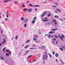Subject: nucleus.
<instances>
[{"label": "nucleus", "mask_w": 65, "mask_h": 65, "mask_svg": "<svg viewBox=\"0 0 65 65\" xmlns=\"http://www.w3.org/2000/svg\"><path fill=\"white\" fill-rule=\"evenodd\" d=\"M56 61L57 62H58V60L57 59H56Z\"/></svg>", "instance_id": "bf43d9fd"}, {"label": "nucleus", "mask_w": 65, "mask_h": 65, "mask_svg": "<svg viewBox=\"0 0 65 65\" xmlns=\"http://www.w3.org/2000/svg\"><path fill=\"white\" fill-rule=\"evenodd\" d=\"M4 2H8V0H6V1H4Z\"/></svg>", "instance_id": "aec40b11"}, {"label": "nucleus", "mask_w": 65, "mask_h": 65, "mask_svg": "<svg viewBox=\"0 0 65 65\" xmlns=\"http://www.w3.org/2000/svg\"><path fill=\"white\" fill-rule=\"evenodd\" d=\"M5 48H6V47H5L4 48L3 50V52H4V50H5Z\"/></svg>", "instance_id": "2f4dec72"}, {"label": "nucleus", "mask_w": 65, "mask_h": 65, "mask_svg": "<svg viewBox=\"0 0 65 65\" xmlns=\"http://www.w3.org/2000/svg\"><path fill=\"white\" fill-rule=\"evenodd\" d=\"M9 54H10H10H11V52H9Z\"/></svg>", "instance_id": "052dcab7"}, {"label": "nucleus", "mask_w": 65, "mask_h": 65, "mask_svg": "<svg viewBox=\"0 0 65 65\" xmlns=\"http://www.w3.org/2000/svg\"><path fill=\"white\" fill-rule=\"evenodd\" d=\"M15 39H17L18 38V36H16L15 37Z\"/></svg>", "instance_id": "393cba45"}, {"label": "nucleus", "mask_w": 65, "mask_h": 65, "mask_svg": "<svg viewBox=\"0 0 65 65\" xmlns=\"http://www.w3.org/2000/svg\"><path fill=\"white\" fill-rule=\"evenodd\" d=\"M6 56H9V54H6Z\"/></svg>", "instance_id": "c85d7f7f"}, {"label": "nucleus", "mask_w": 65, "mask_h": 65, "mask_svg": "<svg viewBox=\"0 0 65 65\" xmlns=\"http://www.w3.org/2000/svg\"><path fill=\"white\" fill-rule=\"evenodd\" d=\"M55 25H57V22H55Z\"/></svg>", "instance_id": "79ce46f5"}, {"label": "nucleus", "mask_w": 65, "mask_h": 65, "mask_svg": "<svg viewBox=\"0 0 65 65\" xmlns=\"http://www.w3.org/2000/svg\"><path fill=\"white\" fill-rule=\"evenodd\" d=\"M1 59H2V60H3V57H2V58H1Z\"/></svg>", "instance_id": "8fccbe9b"}, {"label": "nucleus", "mask_w": 65, "mask_h": 65, "mask_svg": "<svg viewBox=\"0 0 65 65\" xmlns=\"http://www.w3.org/2000/svg\"><path fill=\"white\" fill-rule=\"evenodd\" d=\"M54 17L56 18H59V16L57 15L55 16Z\"/></svg>", "instance_id": "f3484780"}, {"label": "nucleus", "mask_w": 65, "mask_h": 65, "mask_svg": "<svg viewBox=\"0 0 65 65\" xmlns=\"http://www.w3.org/2000/svg\"><path fill=\"white\" fill-rule=\"evenodd\" d=\"M46 21H48V20L46 19V20H42V21H43L44 22H46Z\"/></svg>", "instance_id": "4be33fe9"}, {"label": "nucleus", "mask_w": 65, "mask_h": 65, "mask_svg": "<svg viewBox=\"0 0 65 65\" xmlns=\"http://www.w3.org/2000/svg\"><path fill=\"white\" fill-rule=\"evenodd\" d=\"M21 53H22V52H20L19 53V55H20V54H21Z\"/></svg>", "instance_id": "774afa93"}, {"label": "nucleus", "mask_w": 65, "mask_h": 65, "mask_svg": "<svg viewBox=\"0 0 65 65\" xmlns=\"http://www.w3.org/2000/svg\"><path fill=\"white\" fill-rule=\"evenodd\" d=\"M32 46L33 47H35V46H36V45H32Z\"/></svg>", "instance_id": "f704fd0d"}, {"label": "nucleus", "mask_w": 65, "mask_h": 65, "mask_svg": "<svg viewBox=\"0 0 65 65\" xmlns=\"http://www.w3.org/2000/svg\"><path fill=\"white\" fill-rule=\"evenodd\" d=\"M47 37L48 38H50V37H51V35H49L47 36Z\"/></svg>", "instance_id": "6ab92c4d"}, {"label": "nucleus", "mask_w": 65, "mask_h": 65, "mask_svg": "<svg viewBox=\"0 0 65 65\" xmlns=\"http://www.w3.org/2000/svg\"><path fill=\"white\" fill-rule=\"evenodd\" d=\"M29 5V6H33V5H32L31 4H30Z\"/></svg>", "instance_id": "b1692460"}, {"label": "nucleus", "mask_w": 65, "mask_h": 65, "mask_svg": "<svg viewBox=\"0 0 65 65\" xmlns=\"http://www.w3.org/2000/svg\"><path fill=\"white\" fill-rule=\"evenodd\" d=\"M40 42V41H36V42Z\"/></svg>", "instance_id": "a19ab883"}, {"label": "nucleus", "mask_w": 65, "mask_h": 65, "mask_svg": "<svg viewBox=\"0 0 65 65\" xmlns=\"http://www.w3.org/2000/svg\"><path fill=\"white\" fill-rule=\"evenodd\" d=\"M49 34H52V33H54V32L51 31L49 32Z\"/></svg>", "instance_id": "4468645a"}, {"label": "nucleus", "mask_w": 65, "mask_h": 65, "mask_svg": "<svg viewBox=\"0 0 65 65\" xmlns=\"http://www.w3.org/2000/svg\"><path fill=\"white\" fill-rule=\"evenodd\" d=\"M53 40H56V39H53Z\"/></svg>", "instance_id": "e2e57ef3"}, {"label": "nucleus", "mask_w": 65, "mask_h": 65, "mask_svg": "<svg viewBox=\"0 0 65 65\" xmlns=\"http://www.w3.org/2000/svg\"><path fill=\"white\" fill-rule=\"evenodd\" d=\"M60 50H61V51H63V49H62V48H60Z\"/></svg>", "instance_id": "a18cd8bd"}, {"label": "nucleus", "mask_w": 65, "mask_h": 65, "mask_svg": "<svg viewBox=\"0 0 65 65\" xmlns=\"http://www.w3.org/2000/svg\"><path fill=\"white\" fill-rule=\"evenodd\" d=\"M59 20L61 21H63V20L61 19H59Z\"/></svg>", "instance_id": "72a5a7b5"}, {"label": "nucleus", "mask_w": 65, "mask_h": 65, "mask_svg": "<svg viewBox=\"0 0 65 65\" xmlns=\"http://www.w3.org/2000/svg\"><path fill=\"white\" fill-rule=\"evenodd\" d=\"M31 56H32V55H30V56L28 57V58H30V57H31Z\"/></svg>", "instance_id": "ea45409f"}, {"label": "nucleus", "mask_w": 65, "mask_h": 65, "mask_svg": "<svg viewBox=\"0 0 65 65\" xmlns=\"http://www.w3.org/2000/svg\"><path fill=\"white\" fill-rule=\"evenodd\" d=\"M55 5H57V6H58V4L57 3H56L55 4Z\"/></svg>", "instance_id": "49530a36"}, {"label": "nucleus", "mask_w": 65, "mask_h": 65, "mask_svg": "<svg viewBox=\"0 0 65 65\" xmlns=\"http://www.w3.org/2000/svg\"><path fill=\"white\" fill-rule=\"evenodd\" d=\"M56 30H58V29L55 28L51 30V31H56Z\"/></svg>", "instance_id": "7ed1b4c3"}, {"label": "nucleus", "mask_w": 65, "mask_h": 65, "mask_svg": "<svg viewBox=\"0 0 65 65\" xmlns=\"http://www.w3.org/2000/svg\"><path fill=\"white\" fill-rule=\"evenodd\" d=\"M33 40H34V41H37V39L35 38H33Z\"/></svg>", "instance_id": "0eeeda50"}, {"label": "nucleus", "mask_w": 65, "mask_h": 65, "mask_svg": "<svg viewBox=\"0 0 65 65\" xmlns=\"http://www.w3.org/2000/svg\"><path fill=\"white\" fill-rule=\"evenodd\" d=\"M42 47H43V48H44L45 47L43 46H42Z\"/></svg>", "instance_id": "09e8293b"}, {"label": "nucleus", "mask_w": 65, "mask_h": 65, "mask_svg": "<svg viewBox=\"0 0 65 65\" xmlns=\"http://www.w3.org/2000/svg\"><path fill=\"white\" fill-rule=\"evenodd\" d=\"M44 53L45 55H46V56L45 55H43V60H45L47 59V58H48V55L47 54V52H44Z\"/></svg>", "instance_id": "f257e3e1"}, {"label": "nucleus", "mask_w": 65, "mask_h": 65, "mask_svg": "<svg viewBox=\"0 0 65 65\" xmlns=\"http://www.w3.org/2000/svg\"><path fill=\"white\" fill-rule=\"evenodd\" d=\"M39 6V5H36L34 6V7H39V6Z\"/></svg>", "instance_id": "a211bd4d"}, {"label": "nucleus", "mask_w": 65, "mask_h": 65, "mask_svg": "<svg viewBox=\"0 0 65 65\" xmlns=\"http://www.w3.org/2000/svg\"><path fill=\"white\" fill-rule=\"evenodd\" d=\"M28 21V19H26L25 20L24 22L25 23H27V21Z\"/></svg>", "instance_id": "39448f33"}, {"label": "nucleus", "mask_w": 65, "mask_h": 65, "mask_svg": "<svg viewBox=\"0 0 65 65\" xmlns=\"http://www.w3.org/2000/svg\"><path fill=\"white\" fill-rule=\"evenodd\" d=\"M24 27H27V24H25L24 25Z\"/></svg>", "instance_id": "a878e982"}, {"label": "nucleus", "mask_w": 65, "mask_h": 65, "mask_svg": "<svg viewBox=\"0 0 65 65\" xmlns=\"http://www.w3.org/2000/svg\"><path fill=\"white\" fill-rule=\"evenodd\" d=\"M43 62L44 64H45V62H44V61H43Z\"/></svg>", "instance_id": "4d7b16f0"}, {"label": "nucleus", "mask_w": 65, "mask_h": 65, "mask_svg": "<svg viewBox=\"0 0 65 65\" xmlns=\"http://www.w3.org/2000/svg\"><path fill=\"white\" fill-rule=\"evenodd\" d=\"M30 41V40H28L25 43H29V42Z\"/></svg>", "instance_id": "6e6552de"}, {"label": "nucleus", "mask_w": 65, "mask_h": 65, "mask_svg": "<svg viewBox=\"0 0 65 65\" xmlns=\"http://www.w3.org/2000/svg\"><path fill=\"white\" fill-rule=\"evenodd\" d=\"M55 56L56 57H58V56H59V55L58 54L56 53L55 54Z\"/></svg>", "instance_id": "f8f14e48"}, {"label": "nucleus", "mask_w": 65, "mask_h": 65, "mask_svg": "<svg viewBox=\"0 0 65 65\" xmlns=\"http://www.w3.org/2000/svg\"><path fill=\"white\" fill-rule=\"evenodd\" d=\"M32 10V9H29L28 10V12H31Z\"/></svg>", "instance_id": "f03ea898"}, {"label": "nucleus", "mask_w": 65, "mask_h": 65, "mask_svg": "<svg viewBox=\"0 0 65 65\" xmlns=\"http://www.w3.org/2000/svg\"><path fill=\"white\" fill-rule=\"evenodd\" d=\"M56 10L58 11H59V12H61V10L59 9H56Z\"/></svg>", "instance_id": "9d476101"}, {"label": "nucleus", "mask_w": 65, "mask_h": 65, "mask_svg": "<svg viewBox=\"0 0 65 65\" xmlns=\"http://www.w3.org/2000/svg\"><path fill=\"white\" fill-rule=\"evenodd\" d=\"M22 6L23 7H25V5H22Z\"/></svg>", "instance_id": "e433bc0d"}, {"label": "nucleus", "mask_w": 65, "mask_h": 65, "mask_svg": "<svg viewBox=\"0 0 65 65\" xmlns=\"http://www.w3.org/2000/svg\"><path fill=\"white\" fill-rule=\"evenodd\" d=\"M44 19H47V18L45 17L44 18Z\"/></svg>", "instance_id": "338daca9"}, {"label": "nucleus", "mask_w": 65, "mask_h": 65, "mask_svg": "<svg viewBox=\"0 0 65 65\" xmlns=\"http://www.w3.org/2000/svg\"><path fill=\"white\" fill-rule=\"evenodd\" d=\"M52 7H57L56 6H52Z\"/></svg>", "instance_id": "7c9ffc66"}, {"label": "nucleus", "mask_w": 65, "mask_h": 65, "mask_svg": "<svg viewBox=\"0 0 65 65\" xmlns=\"http://www.w3.org/2000/svg\"><path fill=\"white\" fill-rule=\"evenodd\" d=\"M9 50H6V52H9Z\"/></svg>", "instance_id": "c9c22d12"}, {"label": "nucleus", "mask_w": 65, "mask_h": 65, "mask_svg": "<svg viewBox=\"0 0 65 65\" xmlns=\"http://www.w3.org/2000/svg\"><path fill=\"white\" fill-rule=\"evenodd\" d=\"M47 16H48V17H50L51 16V14L50 13L49 14H48L47 15Z\"/></svg>", "instance_id": "412c9836"}, {"label": "nucleus", "mask_w": 65, "mask_h": 65, "mask_svg": "<svg viewBox=\"0 0 65 65\" xmlns=\"http://www.w3.org/2000/svg\"><path fill=\"white\" fill-rule=\"evenodd\" d=\"M29 52V51H27L25 52V53H28V52Z\"/></svg>", "instance_id": "4c0bfd02"}, {"label": "nucleus", "mask_w": 65, "mask_h": 65, "mask_svg": "<svg viewBox=\"0 0 65 65\" xmlns=\"http://www.w3.org/2000/svg\"><path fill=\"white\" fill-rule=\"evenodd\" d=\"M49 55L50 57L51 58H52V56L51 55V54H49Z\"/></svg>", "instance_id": "5701e85b"}, {"label": "nucleus", "mask_w": 65, "mask_h": 65, "mask_svg": "<svg viewBox=\"0 0 65 65\" xmlns=\"http://www.w3.org/2000/svg\"><path fill=\"white\" fill-rule=\"evenodd\" d=\"M28 9L27 8H24L23 9V10L24 11H28Z\"/></svg>", "instance_id": "1a4fd4ad"}, {"label": "nucleus", "mask_w": 65, "mask_h": 65, "mask_svg": "<svg viewBox=\"0 0 65 65\" xmlns=\"http://www.w3.org/2000/svg\"><path fill=\"white\" fill-rule=\"evenodd\" d=\"M58 36L59 37H60V38H61V39L62 40V41H63V37L60 35H59Z\"/></svg>", "instance_id": "20e7f679"}, {"label": "nucleus", "mask_w": 65, "mask_h": 65, "mask_svg": "<svg viewBox=\"0 0 65 65\" xmlns=\"http://www.w3.org/2000/svg\"><path fill=\"white\" fill-rule=\"evenodd\" d=\"M35 11H37V9L36 8L35 9Z\"/></svg>", "instance_id": "6e6d98bb"}, {"label": "nucleus", "mask_w": 65, "mask_h": 65, "mask_svg": "<svg viewBox=\"0 0 65 65\" xmlns=\"http://www.w3.org/2000/svg\"><path fill=\"white\" fill-rule=\"evenodd\" d=\"M6 17H7V18H8V17H9L8 15V14H7V15Z\"/></svg>", "instance_id": "58836bf2"}, {"label": "nucleus", "mask_w": 65, "mask_h": 65, "mask_svg": "<svg viewBox=\"0 0 65 65\" xmlns=\"http://www.w3.org/2000/svg\"><path fill=\"white\" fill-rule=\"evenodd\" d=\"M42 17H44V14H42Z\"/></svg>", "instance_id": "de8ad7c7"}, {"label": "nucleus", "mask_w": 65, "mask_h": 65, "mask_svg": "<svg viewBox=\"0 0 65 65\" xmlns=\"http://www.w3.org/2000/svg\"><path fill=\"white\" fill-rule=\"evenodd\" d=\"M35 48H31L30 49V50H32L33 49H35Z\"/></svg>", "instance_id": "cd10ccee"}, {"label": "nucleus", "mask_w": 65, "mask_h": 65, "mask_svg": "<svg viewBox=\"0 0 65 65\" xmlns=\"http://www.w3.org/2000/svg\"><path fill=\"white\" fill-rule=\"evenodd\" d=\"M58 42V40H57L56 42V43L57 44V42Z\"/></svg>", "instance_id": "69168bd1"}, {"label": "nucleus", "mask_w": 65, "mask_h": 65, "mask_svg": "<svg viewBox=\"0 0 65 65\" xmlns=\"http://www.w3.org/2000/svg\"><path fill=\"white\" fill-rule=\"evenodd\" d=\"M53 55H55V52H53Z\"/></svg>", "instance_id": "5fc2aeb1"}, {"label": "nucleus", "mask_w": 65, "mask_h": 65, "mask_svg": "<svg viewBox=\"0 0 65 65\" xmlns=\"http://www.w3.org/2000/svg\"><path fill=\"white\" fill-rule=\"evenodd\" d=\"M43 3H46V2H43Z\"/></svg>", "instance_id": "680f3d73"}, {"label": "nucleus", "mask_w": 65, "mask_h": 65, "mask_svg": "<svg viewBox=\"0 0 65 65\" xmlns=\"http://www.w3.org/2000/svg\"><path fill=\"white\" fill-rule=\"evenodd\" d=\"M21 21H23L24 20V18L23 17H22L21 18Z\"/></svg>", "instance_id": "ddd939ff"}, {"label": "nucleus", "mask_w": 65, "mask_h": 65, "mask_svg": "<svg viewBox=\"0 0 65 65\" xmlns=\"http://www.w3.org/2000/svg\"><path fill=\"white\" fill-rule=\"evenodd\" d=\"M62 37L63 38H65V36H64L63 35H62Z\"/></svg>", "instance_id": "bb28decb"}, {"label": "nucleus", "mask_w": 65, "mask_h": 65, "mask_svg": "<svg viewBox=\"0 0 65 65\" xmlns=\"http://www.w3.org/2000/svg\"><path fill=\"white\" fill-rule=\"evenodd\" d=\"M55 21H56V20H54L53 21V22H55Z\"/></svg>", "instance_id": "3c124183"}, {"label": "nucleus", "mask_w": 65, "mask_h": 65, "mask_svg": "<svg viewBox=\"0 0 65 65\" xmlns=\"http://www.w3.org/2000/svg\"><path fill=\"white\" fill-rule=\"evenodd\" d=\"M5 42H6L5 40V39H4L3 42H2V43H4Z\"/></svg>", "instance_id": "9b49d317"}, {"label": "nucleus", "mask_w": 65, "mask_h": 65, "mask_svg": "<svg viewBox=\"0 0 65 65\" xmlns=\"http://www.w3.org/2000/svg\"><path fill=\"white\" fill-rule=\"evenodd\" d=\"M1 32L2 33H3V31L2 30H1Z\"/></svg>", "instance_id": "13d9d810"}, {"label": "nucleus", "mask_w": 65, "mask_h": 65, "mask_svg": "<svg viewBox=\"0 0 65 65\" xmlns=\"http://www.w3.org/2000/svg\"><path fill=\"white\" fill-rule=\"evenodd\" d=\"M34 37L35 38H37L38 37V35H35V36Z\"/></svg>", "instance_id": "dca6fc26"}, {"label": "nucleus", "mask_w": 65, "mask_h": 65, "mask_svg": "<svg viewBox=\"0 0 65 65\" xmlns=\"http://www.w3.org/2000/svg\"><path fill=\"white\" fill-rule=\"evenodd\" d=\"M46 12L44 13V15H46Z\"/></svg>", "instance_id": "473e14b6"}, {"label": "nucleus", "mask_w": 65, "mask_h": 65, "mask_svg": "<svg viewBox=\"0 0 65 65\" xmlns=\"http://www.w3.org/2000/svg\"><path fill=\"white\" fill-rule=\"evenodd\" d=\"M54 36H52L51 37L52 38H53V37H54Z\"/></svg>", "instance_id": "0e129e2a"}, {"label": "nucleus", "mask_w": 65, "mask_h": 65, "mask_svg": "<svg viewBox=\"0 0 65 65\" xmlns=\"http://www.w3.org/2000/svg\"><path fill=\"white\" fill-rule=\"evenodd\" d=\"M35 22V20H33L32 22L31 23H32V24H34Z\"/></svg>", "instance_id": "423d86ee"}, {"label": "nucleus", "mask_w": 65, "mask_h": 65, "mask_svg": "<svg viewBox=\"0 0 65 65\" xmlns=\"http://www.w3.org/2000/svg\"><path fill=\"white\" fill-rule=\"evenodd\" d=\"M14 3L15 4H17V3H18V2H17L16 1H15L14 2Z\"/></svg>", "instance_id": "c756f323"}, {"label": "nucleus", "mask_w": 65, "mask_h": 65, "mask_svg": "<svg viewBox=\"0 0 65 65\" xmlns=\"http://www.w3.org/2000/svg\"><path fill=\"white\" fill-rule=\"evenodd\" d=\"M29 45H27L26 46H25V47H24V49H26V48H27V47H28V46H29Z\"/></svg>", "instance_id": "2eb2a0df"}, {"label": "nucleus", "mask_w": 65, "mask_h": 65, "mask_svg": "<svg viewBox=\"0 0 65 65\" xmlns=\"http://www.w3.org/2000/svg\"><path fill=\"white\" fill-rule=\"evenodd\" d=\"M36 17H35L33 19L34 20H36Z\"/></svg>", "instance_id": "864d4df0"}, {"label": "nucleus", "mask_w": 65, "mask_h": 65, "mask_svg": "<svg viewBox=\"0 0 65 65\" xmlns=\"http://www.w3.org/2000/svg\"><path fill=\"white\" fill-rule=\"evenodd\" d=\"M55 37L56 38H58V37L57 36H56V35H55Z\"/></svg>", "instance_id": "c03bdc74"}, {"label": "nucleus", "mask_w": 65, "mask_h": 65, "mask_svg": "<svg viewBox=\"0 0 65 65\" xmlns=\"http://www.w3.org/2000/svg\"><path fill=\"white\" fill-rule=\"evenodd\" d=\"M5 21H7V20H8V19L7 18H6L5 19Z\"/></svg>", "instance_id": "37998d69"}, {"label": "nucleus", "mask_w": 65, "mask_h": 65, "mask_svg": "<svg viewBox=\"0 0 65 65\" xmlns=\"http://www.w3.org/2000/svg\"><path fill=\"white\" fill-rule=\"evenodd\" d=\"M60 61H61V63H62V64H63V62H62V60H60Z\"/></svg>", "instance_id": "603ef678"}]
</instances>
